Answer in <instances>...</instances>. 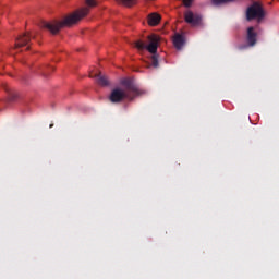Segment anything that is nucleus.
<instances>
[{
  "label": "nucleus",
  "mask_w": 279,
  "mask_h": 279,
  "mask_svg": "<svg viewBox=\"0 0 279 279\" xmlns=\"http://www.w3.org/2000/svg\"><path fill=\"white\" fill-rule=\"evenodd\" d=\"M173 45L175 49H182V47H184V37L180 34H175L173 37Z\"/></svg>",
  "instance_id": "nucleus-9"
},
{
  "label": "nucleus",
  "mask_w": 279,
  "mask_h": 279,
  "mask_svg": "<svg viewBox=\"0 0 279 279\" xmlns=\"http://www.w3.org/2000/svg\"><path fill=\"white\" fill-rule=\"evenodd\" d=\"M256 31H254V27H248L246 33V43L248 47H254L256 45Z\"/></svg>",
  "instance_id": "nucleus-6"
},
{
  "label": "nucleus",
  "mask_w": 279,
  "mask_h": 279,
  "mask_svg": "<svg viewBox=\"0 0 279 279\" xmlns=\"http://www.w3.org/2000/svg\"><path fill=\"white\" fill-rule=\"evenodd\" d=\"M121 5H125L126 8H132V5H135L136 0H117Z\"/></svg>",
  "instance_id": "nucleus-11"
},
{
  "label": "nucleus",
  "mask_w": 279,
  "mask_h": 279,
  "mask_svg": "<svg viewBox=\"0 0 279 279\" xmlns=\"http://www.w3.org/2000/svg\"><path fill=\"white\" fill-rule=\"evenodd\" d=\"M85 3L88 5V8H96L97 0H85Z\"/></svg>",
  "instance_id": "nucleus-13"
},
{
  "label": "nucleus",
  "mask_w": 279,
  "mask_h": 279,
  "mask_svg": "<svg viewBox=\"0 0 279 279\" xmlns=\"http://www.w3.org/2000/svg\"><path fill=\"white\" fill-rule=\"evenodd\" d=\"M184 21L189 25H192V27H198V25H202V15L187 10L184 12Z\"/></svg>",
  "instance_id": "nucleus-5"
},
{
  "label": "nucleus",
  "mask_w": 279,
  "mask_h": 279,
  "mask_svg": "<svg viewBox=\"0 0 279 279\" xmlns=\"http://www.w3.org/2000/svg\"><path fill=\"white\" fill-rule=\"evenodd\" d=\"M88 12H90V9L85 7L65 15L61 21L44 22L41 27L48 29L50 34L56 35L60 29H64V27H73V25H77L82 19L88 16Z\"/></svg>",
  "instance_id": "nucleus-1"
},
{
  "label": "nucleus",
  "mask_w": 279,
  "mask_h": 279,
  "mask_svg": "<svg viewBox=\"0 0 279 279\" xmlns=\"http://www.w3.org/2000/svg\"><path fill=\"white\" fill-rule=\"evenodd\" d=\"M141 95V89L134 85L131 80L122 81V85L111 90L109 101L111 104H121V101H132L135 97Z\"/></svg>",
  "instance_id": "nucleus-2"
},
{
  "label": "nucleus",
  "mask_w": 279,
  "mask_h": 279,
  "mask_svg": "<svg viewBox=\"0 0 279 279\" xmlns=\"http://www.w3.org/2000/svg\"><path fill=\"white\" fill-rule=\"evenodd\" d=\"M183 4L185 8H191V5H193V0H183Z\"/></svg>",
  "instance_id": "nucleus-14"
},
{
  "label": "nucleus",
  "mask_w": 279,
  "mask_h": 279,
  "mask_svg": "<svg viewBox=\"0 0 279 279\" xmlns=\"http://www.w3.org/2000/svg\"><path fill=\"white\" fill-rule=\"evenodd\" d=\"M90 77H96L97 78V83L100 86H108V78L106 77V75L101 74L100 72H98L95 75L90 74Z\"/></svg>",
  "instance_id": "nucleus-10"
},
{
  "label": "nucleus",
  "mask_w": 279,
  "mask_h": 279,
  "mask_svg": "<svg viewBox=\"0 0 279 279\" xmlns=\"http://www.w3.org/2000/svg\"><path fill=\"white\" fill-rule=\"evenodd\" d=\"M148 44L143 43L142 40L135 41V47L140 51H143V49H147L149 53H151V64L155 69H158V46L160 45V36L158 35H149L147 37Z\"/></svg>",
  "instance_id": "nucleus-3"
},
{
  "label": "nucleus",
  "mask_w": 279,
  "mask_h": 279,
  "mask_svg": "<svg viewBox=\"0 0 279 279\" xmlns=\"http://www.w3.org/2000/svg\"><path fill=\"white\" fill-rule=\"evenodd\" d=\"M161 19L162 17L160 16V14L151 13L148 15V25L155 27V25H158V23H160Z\"/></svg>",
  "instance_id": "nucleus-8"
},
{
  "label": "nucleus",
  "mask_w": 279,
  "mask_h": 279,
  "mask_svg": "<svg viewBox=\"0 0 279 279\" xmlns=\"http://www.w3.org/2000/svg\"><path fill=\"white\" fill-rule=\"evenodd\" d=\"M27 43H29V36L27 34L21 35L15 41V49H19L20 47H25Z\"/></svg>",
  "instance_id": "nucleus-7"
},
{
  "label": "nucleus",
  "mask_w": 279,
  "mask_h": 279,
  "mask_svg": "<svg viewBox=\"0 0 279 279\" xmlns=\"http://www.w3.org/2000/svg\"><path fill=\"white\" fill-rule=\"evenodd\" d=\"M214 5H221V3H230L234 0H211Z\"/></svg>",
  "instance_id": "nucleus-12"
},
{
  "label": "nucleus",
  "mask_w": 279,
  "mask_h": 279,
  "mask_svg": "<svg viewBox=\"0 0 279 279\" xmlns=\"http://www.w3.org/2000/svg\"><path fill=\"white\" fill-rule=\"evenodd\" d=\"M263 16H265V11H263V7L260 4L254 3L252 7L247 9V21H252V19H257V21H260Z\"/></svg>",
  "instance_id": "nucleus-4"
}]
</instances>
